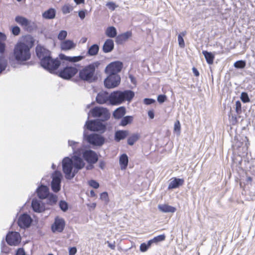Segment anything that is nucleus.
Segmentation results:
<instances>
[{
    "label": "nucleus",
    "instance_id": "9",
    "mask_svg": "<svg viewBox=\"0 0 255 255\" xmlns=\"http://www.w3.org/2000/svg\"><path fill=\"white\" fill-rule=\"evenodd\" d=\"M108 76L104 80V85L108 89L117 87L121 82V77L118 74H108Z\"/></svg>",
    "mask_w": 255,
    "mask_h": 255
},
{
    "label": "nucleus",
    "instance_id": "49",
    "mask_svg": "<svg viewBox=\"0 0 255 255\" xmlns=\"http://www.w3.org/2000/svg\"><path fill=\"white\" fill-rule=\"evenodd\" d=\"M67 35V32L65 30H61L58 35L59 40H63L65 39Z\"/></svg>",
    "mask_w": 255,
    "mask_h": 255
},
{
    "label": "nucleus",
    "instance_id": "64",
    "mask_svg": "<svg viewBox=\"0 0 255 255\" xmlns=\"http://www.w3.org/2000/svg\"><path fill=\"white\" fill-rule=\"evenodd\" d=\"M105 162L104 160H100L99 161V167L102 169H104L105 167Z\"/></svg>",
    "mask_w": 255,
    "mask_h": 255
},
{
    "label": "nucleus",
    "instance_id": "62",
    "mask_svg": "<svg viewBox=\"0 0 255 255\" xmlns=\"http://www.w3.org/2000/svg\"><path fill=\"white\" fill-rule=\"evenodd\" d=\"M79 16L81 19H83L85 17V12L84 10H80L78 13Z\"/></svg>",
    "mask_w": 255,
    "mask_h": 255
},
{
    "label": "nucleus",
    "instance_id": "57",
    "mask_svg": "<svg viewBox=\"0 0 255 255\" xmlns=\"http://www.w3.org/2000/svg\"><path fill=\"white\" fill-rule=\"evenodd\" d=\"M5 49V44L3 42L0 41V53L2 54L4 52Z\"/></svg>",
    "mask_w": 255,
    "mask_h": 255
},
{
    "label": "nucleus",
    "instance_id": "6",
    "mask_svg": "<svg viewBox=\"0 0 255 255\" xmlns=\"http://www.w3.org/2000/svg\"><path fill=\"white\" fill-rule=\"evenodd\" d=\"M84 139L91 145L96 146H102L105 142V138L101 134L91 133L87 134L85 132L83 134Z\"/></svg>",
    "mask_w": 255,
    "mask_h": 255
},
{
    "label": "nucleus",
    "instance_id": "27",
    "mask_svg": "<svg viewBox=\"0 0 255 255\" xmlns=\"http://www.w3.org/2000/svg\"><path fill=\"white\" fill-rule=\"evenodd\" d=\"M76 44L72 40H65L61 43V48L62 50H69L74 48Z\"/></svg>",
    "mask_w": 255,
    "mask_h": 255
},
{
    "label": "nucleus",
    "instance_id": "34",
    "mask_svg": "<svg viewBox=\"0 0 255 255\" xmlns=\"http://www.w3.org/2000/svg\"><path fill=\"white\" fill-rule=\"evenodd\" d=\"M202 54L204 56L207 63L209 64H212L215 58L214 54L205 50L202 51Z\"/></svg>",
    "mask_w": 255,
    "mask_h": 255
},
{
    "label": "nucleus",
    "instance_id": "55",
    "mask_svg": "<svg viewBox=\"0 0 255 255\" xmlns=\"http://www.w3.org/2000/svg\"><path fill=\"white\" fill-rule=\"evenodd\" d=\"M149 248L147 246L145 243L141 244L140 246V251L141 252H145Z\"/></svg>",
    "mask_w": 255,
    "mask_h": 255
},
{
    "label": "nucleus",
    "instance_id": "39",
    "mask_svg": "<svg viewBox=\"0 0 255 255\" xmlns=\"http://www.w3.org/2000/svg\"><path fill=\"white\" fill-rule=\"evenodd\" d=\"M133 121V117L130 116L124 117L121 120L120 125L122 126H126L130 124Z\"/></svg>",
    "mask_w": 255,
    "mask_h": 255
},
{
    "label": "nucleus",
    "instance_id": "53",
    "mask_svg": "<svg viewBox=\"0 0 255 255\" xmlns=\"http://www.w3.org/2000/svg\"><path fill=\"white\" fill-rule=\"evenodd\" d=\"M167 99V97L165 95H159L157 97V101L161 104L164 103Z\"/></svg>",
    "mask_w": 255,
    "mask_h": 255
},
{
    "label": "nucleus",
    "instance_id": "5",
    "mask_svg": "<svg viewBox=\"0 0 255 255\" xmlns=\"http://www.w3.org/2000/svg\"><path fill=\"white\" fill-rule=\"evenodd\" d=\"M62 169L65 178L68 180L73 179L76 175L74 173L73 161L69 157H65L62 160Z\"/></svg>",
    "mask_w": 255,
    "mask_h": 255
},
{
    "label": "nucleus",
    "instance_id": "16",
    "mask_svg": "<svg viewBox=\"0 0 255 255\" xmlns=\"http://www.w3.org/2000/svg\"><path fill=\"white\" fill-rule=\"evenodd\" d=\"M65 222L63 219L56 217L54 222L51 226V230L53 233H61L64 230Z\"/></svg>",
    "mask_w": 255,
    "mask_h": 255
},
{
    "label": "nucleus",
    "instance_id": "35",
    "mask_svg": "<svg viewBox=\"0 0 255 255\" xmlns=\"http://www.w3.org/2000/svg\"><path fill=\"white\" fill-rule=\"evenodd\" d=\"M99 51V45L97 44H94L89 48L87 54L89 56H95L98 53Z\"/></svg>",
    "mask_w": 255,
    "mask_h": 255
},
{
    "label": "nucleus",
    "instance_id": "3",
    "mask_svg": "<svg viewBox=\"0 0 255 255\" xmlns=\"http://www.w3.org/2000/svg\"><path fill=\"white\" fill-rule=\"evenodd\" d=\"M13 56L18 62L22 63L28 61L31 58L30 49L21 42H18L14 46Z\"/></svg>",
    "mask_w": 255,
    "mask_h": 255
},
{
    "label": "nucleus",
    "instance_id": "33",
    "mask_svg": "<svg viewBox=\"0 0 255 255\" xmlns=\"http://www.w3.org/2000/svg\"><path fill=\"white\" fill-rule=\"evenodd\" d=\"M56 14L55 10L51 8L48 9L42 13V16L45 19H53L55 17Z\"/></svg>",
    "mask_w": 255,
    "mask_h": 255
},
{
    "label": "nucleus",
    "instance_id": "22",
    "mask_svg": "<svg viewBox=\"0 0 255 255\" xmlns=\"http://www.w3.org/2000/svg\"><path fill=\"white\" fill-rule=\"evenodd\" d=\"M31 207L34 212L37 213H41L45 210L44 204L41 203V201L36 199H32L31 202Z\"/></svg>",
    "mask_w": 255,
    "mask_h": 255
},
{
    "label": "nucleus",
    "instance_id": "1",
    "mask_svg": "<svg viewBox=\"0 0 255 255\" xmlns=\"http://www.w3.org/2000/svg\"><path fill=\"white\" fill-rule=\"evenodd\" d=\"M100 64L99 61H95L83 67L79 71V79L88 83L96 82L98 79V69Z\"/></svg>",
    "mask_w": 255,
    "mask_h": 255
},
{
    "label": "nucleus",
    "instance_id": "25",
    "mask_svg": "<svg viewBox=\"0 0 255 255\" xmlns=\"http://www.w3.org/2000/svg\"><path fill=\"white\" fill-rule=\"evenodd\" d=\"M68 144L72 147L73 153L75 155H81L82 149L79 142L69 140L68 141Z\"/></svg>",
    "mask_w": 255,
    "mask_h": 255
},
{
    "label": "nucleus",
    "instance_id": "51",
    "mask_svg": "<svg viewBox=\"0 0 255 255\" xmlns=\"http://www.w3.org/2000/svg\"><path fill=\"white\" fill-rule=\"evenodd\" d=\"M178 41L179 46L181 48H183L185 47V43L183 38L181 37V35H178Z\"/></svg>",
    "mask_w": 255,
    "mask_h": 255
},
{
    "label": "nucleus",
    "instance_id": "31",
    "mask_svg": "<svg viewBox=\"0 0 255 255\" xmlns=\"http://www.w3.org/2000/svg\"><path fill=\"white\" fill-rule=\"evenodd\" d=\"M126 110L125 107L117 108L113 113V117L116 119H121L126 114Z\"/></svg>",
    "mask_w": 255,
    "mask_h": 255
},
{
    "label": "nucleus",
    "instance_id": "54",
    "mask_svg": "<svg viewBox=\"0 0 255 255\" xmlns=\"http://www.w3.org/2000/svg\"><path fill=\"white\" fill-rule=\"evenodd\" d=\"M144 104L147 105H151L155 102V100L150 98H145L143 100Z\"/></svg>",
    "mask_w": 255,
    "mask_h": 255
},
{
    "label": "nucleus",
    "instance_id": "24",
    "mask_svg": "<svg viewBox=\"0 0 255 255\" xmlns=\"http://www.w3.org/2000/svg\"><path fill=\"white\" fill-rule=\"evenodd\" d=\"M131 36L132 32L130 31L119 34L116 38V42L118 44H122L124 42L126 41Z\"/></svg>",
    "mask_w": 255,
    "mask_h": 255
},
{
    "label": "nucleus",
    "instance_id": "18",
    "mask_svg": "<svg viewBox=\"0 0 255 255\" xmlns=\"http://www.w3.org/2000/svg\"><path fill=\"white\" fill-rule=\"evenodd\" d=\"M36 54L40 61L51 55V52L41 45L38 44L35 48Z\"/></svg>",
    "mask_w": 255,
    "mask_h": 255
},
{
    "label": "nucleus",
    "instance_id": "42",
    "mask_svg": "<svg viewBox=\"0 0 255 255\" xmlns=\"http://www.w3.org/2000/svg\"><path fill=\"white\" fill-rule=\"evenodd\" d=\"M234 66L236 68L242 69L245 67L246 62L243 60H239L234 63Z\"/></svg>",
    "mask_w": 255,
    "mask_h": 255
},
{
    "label": "nucleus",
    "instance_id": "26",
    "mask_svg": "<svg viewBox=\"0 0 255 255\" xmlns=\"http://www.w3.org/2000/svg\"><path fill=\"white\" fill-rule=\"evenodd\" d=\"M114 41L111 39H108L104 42L102 49L104 53H109L114 49Z\"/></svg>",
    "mask_w": 255,
    "mask_h": 255
},
{
    "label": "nucleus",
    "instance_id": "10",
    "mask_svg": "<svg viewBox=\"0 0 255 255\" xmlns=\"http://www.w3.org/2000/svg\"><path fill=\"white\" fill-rule=\"evenodd\" d=\"M51 187L52 190L55 192H58L61 189V182L62 174L59 171H55L52 175Z\"/></svg>",
    "mask_w": 255,
    "mask_h": 255
},
{
    "label": "nucleus",
    "instance_id": "56",
    "mask_svg": "<svg viewBox=\"0 0 255 255\" xmlns=\"http://www.w3.org/2000/svg\"><path fill=\"white\" fill-rule=\"evenodd\" d=\"M180 124L179 121H177L174 125V129L175 131H180Z\"/></svg>",
    "mask_w": 255,
    "mask_h": 255
},
{
    "label": "nucleus",
    "instance_id": "30",
    "mask_svg": "<svg viewBox=\"0 0 255 255\" xmlns=\"http://www.w3.org/2000/svg\"><path fill=\"white\" fill-rule=\"evenodd\" d=\"M21 42L30 49L34 44L35 40L32 36L27 35L24 36L23 41Z\"/></svg>",
    "mask_w": 255,
    "mask_h": 255
},
{
    "label": "nucleus",
    "instance_id": "40",
    "mask_svg": "<svg viewBox=\"0 0 255 255\" xmlns=\"http://www.w3.org/2000/svg\"><path fill=\"white\" fill-rule=\"evenodd\" d=\"M73 10V6L69 3L65 4L61 8V11L64 14L69 13Z\"/></svg>",
    "mask_w": 255,
    "mask_h": 255
},
{
    "label": "nucleus",
    "instance_id": "7",
    "mask_svg": "<svg viewBox=\"0 0 255 255\" xmlns=\"http://www.w3.org/2000/svg\"><path fill=\"white\" fill-rule=\"evenodd\" d=\"M100 120H88L85 126L86 128L93 131L104 133L106 130V125Z\"/></svg>",
    "mask_w": 255,
    "mask_h": 255
},
{
    "label": "nucleus",
    "instance_id": "21",
    "mask_svg": "<svg viewBox=\"0 0 255 255\" xmlns=\"http://www.w3.org/2000/svg\"><path fill=\"white\" fill-rule=\"evenodd\" d=\"M38 197L41 199H44L49 195V188L47 186L41 185L36 189Z\"/></svg>",
    "mask_w": 255,
    "mask_h": 255
},
{
    "label": "nucleus",
    "instance_id": "14",
    "mask_svg": "<svg viewBox=\"0 0 255 255\" xmlns=\"http://www.w3.org/2000/svg\"><path fill=\"white\" fill-rule=\"evenodd\" d=\"M5 240L10 246H15L20 243L21 237L19 233L10 232L7 234Z\"/></svg>",
    "mask_w": 255,
    "mask_h": 255
},
{
    "label": "nucleus",
    "instance_id": "4",
    "mask_svg": "<svg viewBox=\"0 0 255 255\" xmlns=\"http://www.w3.org/2000/svg\"><path fill=\"white\" fill-rule=\"evenodd\" d=\"M60 64L61 62L57 58H52L51 55L44 58L40 61L41 67L51 73L59 68Z\"/></svg>",
    "mask_w": 255,
    "mask_h": 255
},
{
    "label": "nucleus",
    "instance_id": "38",
    "mask_svg": "<svg viewBox=\"0 0 255 255\" xmlns=\"http://www.w3.org/2000/svg\"><path fill=\"white\" fill-rule=\"evenodd\" d=\"M7 65V60L3 56H0V75L5 70Z\"/></svg>",
    "mask_w": 255,
    "mask_h": 255
},
{
    "label": "nucleus",
    "instance_id": "43",
    "mask_svg": "<svg viewBox=\"0 0 255 255\" xmlns=\"http://www.w3.org/2000/svg\"><path fill=\"white\" fill-rule=\"evenodd\" d=\"M59 207L62 211L66 212L68 209V205L67 203L63 200H61L59 203Z\"/></svg>",
    "mask_w": 255,
    "mask_h": 255
},
{
    "label": "nucleus",
    "instance_id": "60",
    "mask_svg": "<svg viewBox=\"0 0 255 255\" xmlns=\"http://www.w3.org/2000/svg\"><path fill=\"white\" fill-rule=\"evenodd\" d=\"M107 6L109 7V8H111L112 10H114L115 9V4L113 2H109L107 3Z\"/></svg>",
    "mask_w": 255,
    "mask_h": 255
},
{
    "label": "nucleus",
    "instance_id": "50",
    "mask_svg": "<svg viewBox=\"0 0 255 255\" xmlns=\"http://www.w3.org/2000/svg\"><path fill=\"white\" fill-rule=\"evenodd\" d=\"M89 184L90 186L95 189H97L99 187V184L94 180H91L89 181Z\"/></svg>",
    "mask_w": 255,
    "mask_h": 255
},
{
    "label": "nucleus",
    "instance_id": "46",
    "mask_svg": "<svg viewBox=\"0 0 255 255\" xmlns=\"http://www.w3.org/2000/svg\"><path fill=\"white\" fill-rule=\"evenodd\" d=\"M84 56L80 55L77 56L70 57V58H69V61L71 62H77L82 60Z\"/></svg>",
    "mask_w": 255,
    "mask_h": 255
},
{
    "label": "nucleus",
    "instance_id": "41",
    "mask_svg": "<svg viewBox=\"0 0 255 255\" xmlns=\"http://www.w3.org/2000/svg\"><path fill=\"white\" fill-rule=\"evenodd\" d=\"M47 198V203L50 205L55 204L57 201V196L53 194H50Z\"/></svg>",
    "mask_w": 255,
    "mask_h": 255
},
{
    "label": "nucleus",
    "instance_id": "20",
    "mask_svg": "<svg viewBox=\"0 0 255 255\" xmlns=\"http://www.w3.org/2000/svg\"><path fill=\"white\" fill-rule=\"evenodd\" d=\"M96 101L100 104H105L108 101L110 103V95L107 92L101 91L97 94Z\"/></svg>",
    "mask_w": 255,
    "mask_h": 255
},
{
    "label": "nucleus",
    "instance_id": "45",
    "mask_svg": "<svg viewBox=\"0 0 255 255\" xmlns=\"http://www.w3.org/2000/svg\"><path fill=\"white\" fill-rule=\"evenodd\" d=\"M241 100L244 103L250 102V99L249 98L248 93L246 92H242L241 93Z\"/></svg>",
    "mask_w": 255,
    "mask_h": 255
},
{
    "label": "nucleus",
    "instance_id": "52",
    "mask_svg": "<svg viewBox=\"0 0 255 255\" xmlns=\"http://www.w3.org/2000/svg\"><path fill=\"white\" fill-rule=\"evenodd\" d=\"M20 29L18 26H14L12 28V33L14 35H18L20 33Z\"/></svg>",
    "mask_w": 255,
    "mask_h": 255
},
{
    "label": "nucleus",
    "instance_id": "36",
    "mask_svg": "<svg viewBox=\"0 0 255 255\" xmlns=\"http://www.w3.org/2000/svg\"><path fill=\"white\" fill-rule=\"evenodd\" d=\"M105 33L106 35L110 38L115 37L117 34V29L114 26L108 27Z\"/></svg>",
    "mask_w": 255,
    "mask_h": 255
},
{
    "label": "nucleus",
    "instance_id": "61",
    "mask_svg": "<svg viewBox=\"0 0 255 255\" xmlns=\"http://www.w3.org/2000/svg\"><path fill=\"white\" fill-rule=\"evenodd\" d=\"M106 244H108V247L111 248L112 250H115V242H114L113 243H111L109 241H107L106 242Z\"/></svg>",
    "mask_w": 255,
    "mask_h": 255
},
{
    "label": "nucleus",
    "instance_id": "32",
    "mask_svg": "<svg viewBox=\"0 0 255 255\" xmlns=\"http://www.w3.org/2000/svg\"><path fill=\"white\" fill-rule=\"evenodd\" d=\"M119 163L122 170L127 168L128 163V158L126 154L124 153L120 156Z\"/></svg>",
    "mask_w": 255,
    "mask_h": 255
},
{
    "label": "nucleus",
    "instance_id": "37",
    "mask_svg": "<svg viewBox=\"0 0 255 255\" xmlns=\"http://www.w3.org/2000/svg\"><path fill=\"white\" fill-rule=\"evenodd\" d=\"M139 137L140 134L139 133H135L132 134L128 139V144L133 145L139 139Z\"/></svg>",
    "mask_w": 255,
    "mask_h": 255
},
{
    "label": "nucleus",
    "instance_id": "8",
    "mask_svg": "<svg viewBox=\"0 0 255 255\" xmlns=\"http://www.w3.org/2000/svg\"><path fill=\"white\" fill-rule=\"evenodd\" d=\"M90 112L94 118H99L98 120L102 122L108 121L110 118V113L107 108L101 107H95L92 109Z\"/></svg>",
    "mask_w": 255,
    "mask_h": 255
},
{
    "label": "nucleus",
    "instance_id": "13",
    "mask_svg": "<svg viewBox=\"0 0 255 255\" xmlns=\"http://www.w3.org/2000/svg\"><path fill=\"white\" fill-rule=\"evenodd\" d=\"M78 72V69L74 67L67 66L59 72V76L64 79L69 80Z\"/></svg>",
    "mask_w": 255,
    "mask_h": 255
},
{
    "label": "nucleus",
    "instance_id": "23",
    "mask_svg": "<svg viewBox=\"0 0 255 255\" xmlns=\"http://www.w3.org/2000/svg\"><path fill=\"white\" fill-rule=\"evenodd\" d=\"M184 182L183 179L177 178L176 177L172 178L168 186V189H173L177 188L180 186H182Z\"/></svg>",
    "mask_w": 255,
    "mask_h": 255
},
{
    "label": "nucleus",
    "instance_id": "2",
    "mask_svg": "<svg viewBox=\"0 0 255 255\" xmlns=\"http://www.w3.org/2000/svg\"><path fill=\"white\" fill-rule=\"evenodd\" d=\"M134 96V92L131 90L114 91L110 94V104L112 105H118L126 101H130Z\"/></svg>",
    "mask_w": 255,
    "mask_h": 255
},
{
    "label": "nucleus",
    "instance_id": "58",
    "mask_svg": "<svg viewBox=\"0 0 255 255\" xmlns=\"http://www.w3.org/2000/svg\"><path fill=\"white\" fill-rule=\"evenodd\" d=\"M77 253V249L76 247H71L69 250V255H75Z\"/></svg>",
    "mask_w": 255,
    "mask_h": 255
},
{
    "label": "nucleus",
    "instance_id": "15",
    "mask_svg": "<svg viewBox=\"0 0 255 255\" xmlns=\"http://www.w3.org/2000/svg\"><path fill=\"white\" fill-rule=\"evenodd\" d=\"M32 221L31 217L27 214L21 215L18 219L17 224L21 228H28Z\"/></svg>",
    "mask_w": 255,
    "mask_h": 255
},
{
    "label": "nucleus",
    "instance_id": "47",
    "mask_svg": "<svg viewBox=\"0 0 255 255\" xmlns=\"http://www.w3.org/2000/svg\"><path fill=\"white\" fill-rule=\"evenodd\" d=\"M236 112L238 115H240L242 113V104L240 101L236 102Z\"/></svg>",
    "mask_w": 255,
    "mask_h": 255
},
{
    "label": "nucleus",
    "instance_id": "19",
    "mask_svg": "<svg viewBox=\"0 0 255 255\" xmlns=\"http://www.w3.org/2000/svg\"><path fill=\"white\" fill-rule=\"evenodd\" d=\"M80 155H74L73 158V166L74 168V173L77 174L78 171L82 169L85 165V162L80 157Z\"/></svg>",
    "mask_w": 255,
    "mask_h": 255
},
{
    "label": "nucleus",
    "instance_id": "59",
    "mask_svg": "<svg viewBox=\"0 0 255 255\" xmlns=\"http://www.w3.org/2000/svg\"><path fill=\"white\" fill-rule=\"evenodd\" d=\"M15 255H26L23 248H19L17 250Z\"/></svg>",
    "mask_w": 255,
    "mask_h": 255
},
{
    "label": "nucleus",
    "instance_id": "12",
    "mask_svg": "<svg viewBox=\"0 0 255 255\" xmlns=\"http://www.w3.org/2000/svg\"><path fill=\"white\" fill-rule=\"evenodd\" d=\"M83 158L88 163H96L98 161L97 153L91 149L85 150L82 152Z\"/></svg>",
    "mask_w": 255,
    "mask_h": 255
},
{
    "label": "nucleus",
    "instance_id": "28",
    "mask_svg": "<svg viewBox=\"0 0 255 255\" xmlns=\"http://www.w3.org/2000/svg\"><path fill=\"white\" fill-rule=\"evenodd\" d=\"M128 130H118L116 131L115 134V140L117 142H119L121 140L125 139L128 135Z\"/></svg>",
    "mask_w": 255,
    "mask_h": 255
},
{
    "label": "nucleus",
    "instance_id": "44",
    "mask_svg": "<svg viewBox=\"0 0 255 255\" xmlns=\"http://www.w3.org/2000/svg\"><path fill=\"white\" fill-rule=\"evenodd\" d=\"M165 236L164 235H160L152 239V241H153V244H157L158 242L165 240Z\"/></svg>",
    "mask_w": 255,
    "mask_h": 255
},
{
    "label": "nucleus",
    "instance_id": "29",
    "mask_svg": "<svg viewBox=\"0 0 255 255\" xmlns=\"http://www.w3.org/2000/svg\"><path fill=\"white\" fill-rule=\"evenodd\" d=\"M158 208L163 213H174L176 210L175 207L167 204H159L158 205Z\"/></svg>",
    "mask_w": 255,
    "mask_h": 255
},
{
    "label": "nucleus",
    "instance_id": "17",
    "mask_svg": "<svg viewBox=\"0 0 255 255\" xmlns=\"http://www.w3.org/2000/svg\"><path fill=\"white\" fill-rule=\"evenodd\" d=\"M15 21L27 31H31L32 29V27L34 23L23 16H16L15 17Z\"/></svg>",
    "mask_w": 255,
    "mask_h": 255
},
{
    "label": "nucleus",
    "instance_id": "63",
    "mask_svg": "<svg viewBox=\"0 0 255 255\" xmlns=\"http://www.w3.org/2000/svg\"><path fill=\"white\" fill-rule=\"evenodd\" d=\"M59 58L61 60H65L69 61V58H70V56H66L65 55H64L63 54H59Z\"/></svg>",
    "mask_w": 255,
    "mask_h": 255
},
{
    "label": "nucleus",
    "instance_id": "11",
    "mask_svg": "<svg viewBox=\"0 0 255 255\" xmlns=\"http://www.w3.org/2000/svg\"><path fill=\"white\" fill-rule=\"evenodd\" d=\"M123 67L122 62L116 61L110 63L105 69V72L107 74H118L121 72Z\"/></svg>",
    "mask_w": 255,
    "mask_h": 255
},
{
    "label": "nucleus",
    "instance_id": "48",
    "mask_svg": "<svg viewBox=\"0 0 255 255\" xmlns=\"http://www.w3.org/2000/svg\"><path fill=\"white\" fill-rule=\"evenodd\" d=\"M100 199L104 201L106 203L109 202V196L107 192H104L100 195Z\"/></svg>",
    "mask_w": 255,
    "mask_h": 255
}]
</instances>
